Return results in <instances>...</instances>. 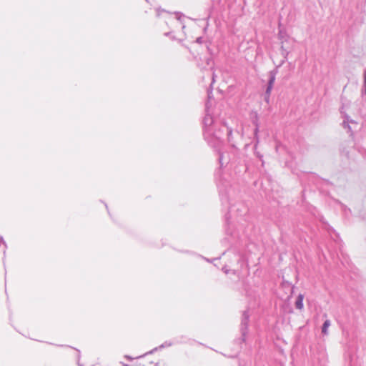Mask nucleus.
I'll return each instance as SVG.
<instances>
[{"label": "nucleus", "instance_id": "1", "mask_svg": "<svg viewBox=\"0 0 366 366\" xmlns=\"http://www.w3.org/2000/svg\"><path fill=\"white\" fill-rule=\"evenodd\" d=\"M287 38L286 36H285L282 32H280V40L281 41V54L283 57V60H282L280 62L279 66H281L284 63L285 59L287 58V56L289 54V51H288L286 44H285L287 41Z\"/></svg>", "mask_w": 366, "mask_h": 366}, {"label": "nucleus", "instance_id": "2", "mask_svg": "<svg viewBox=\"0 0 366 366\" xmlns=\"http://www.w3.org/2000/svg\"><path fill=\"white\" fill-rule=\"evenodd\" d=\"M209 104L210 102H208L207 105H206V108H207V114H206V116L204 117V124L206 126V127H208V126H210L212 124V117L210 116V114H209Z\"/></svg>", "mask_w": 366, "mask_h": 366}, {"label": "nucleus", "instance_id": "3", "mask_svg": "<svg viewBox=\"0 0 366 366\" xmlns=\"http://www.w3.org/2000/svg\"><path fill=\"white\" fill-rule=\"evenodd\" d=\"M303 299L302 295H299L295 302V307L297 309L302 310L303 308Z\"/></svg>", "mask_w": 366, "mask_h": 366}, {"label": "nucleus", "instance_id": "4", "mask_svg": "<svg viewBox=\"0 0 366 366\" xmlns=\"http://www.w3.org/2000/svg\"><path fill=\"white\" fill-rule=\"evenodd\" d=\"M331 323L330 321L327 320L325 321L322 327V333L325 335H327L328 334V328L330 326Z\"/></svg>", "mask_w": 366, "mask_h": 366}, {"label": "nucleus", "instance_id": "5", "mask_svg": "<svg viewBox=\"0 0 366 366\" xmlns=\"http://www.w3.org/2000/svg\"><path fill=\"white\" fill-rule=\"evenodd\" d=\"M270 78L268 82V84L273 85L275 81L276 77V72L275 71H271L270 74Z\"/></svg>", "mask_w": 366, "mask_h": 366}, {"label": "nucleus", "instance_id": "6", "mask_svg": "<svg viewBox=\"0 0 366 366\" xmlns=\"http://www.w3.org/2000/svg\"><path fill=\"white\" fill-rule=\"evenodd\" d=\"M273 85L268 84L267 88L266 89V97L265 99L267 102L269 101V97L272 89Z\"/></svg>", "mask_w": 366, "mask_h": 366}, {"label": "nucleus", "instance_id": "7", "mask_svg": "<svg viewBox=\"0 0 366 366\" xmlns=\"http://www.w3.org/2000/svg\"><path fill=\"white\" fill-rule=\"evenodd\" d=\"M78 365H79V366H86V365H84V364H81V363L80 362V360H78Z\"/></svg>", "mask_w": 366, "mask_h": 366}, {"label": "nucleus", "instance_id": "8", "mask_svg": "<svg viewBox=\"0 0 366 366\" xmlns=\"http://www.w3.org/2000/svg\"><path fill=\"white\" fill-rule=\"evenodd\" d=\"M197 41L200 42V39L199 38L197 39Z\"/></svg>", "mask_w": 366, "mask_h": 366}]
</instances>
